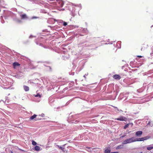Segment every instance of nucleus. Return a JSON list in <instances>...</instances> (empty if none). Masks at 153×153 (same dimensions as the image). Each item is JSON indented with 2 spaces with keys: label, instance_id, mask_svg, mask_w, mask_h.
<instances>
[{
  "label": "nucleus",
  "instance_id": "nucleus-15",
  "mask_svg": "<svg viewBox=\"0 0 153 153\" xmlns=\"http://www.w3.org/2000/svg\"><path fill=\"white\" fill-rule=\"evenodd\" d=\"M56 1H61V6H62L63 5V2L62 1V0H56Z\"/></svg>",
  "mask_w": 153,
  "mask_h": 153
},
{
  "label": "nucleus",
  "instance_id": "nucleus-11",
  "mask_svg": "<svg viewBox=\"0 0 153 153\" xmlns=\"http://www.w3.org/2000/svg\"><path fill=\"white\" fill-rule=\"evenodd\" d=\"M123 145H120L117 146L116 148V149H123Z\"/></svg>",
  "mask_w": 153,
  "mask_h": 153
},
{
  "label": "nucleus",
  "instance_id": "nucleus-26",
  "mask_svg": "<svg viewBox=\"0 0 153 153\" xmlns=\"http://www.w3.org/2000/svg\"><path fill=\"white\" fill-rule=\"evenodd\" d=\"M125 135H123V136H122V137H125Z\"/></svg>",
  "mask_w": 153,
  "mask_h": 153
},
{
  "label": "nucleus",
  "instance_id": "nucleus-22",
  "mask_svg": "<svg viewBox=\"0 0 153 153\" xmlns=\"http://www.w3.org/2000/svg\"><path fill=\"white\" fill-rule=\"evenodd\" d=\"M38 17H36V16H33L32 18V19H37Z\"/></svg>",
  "mask_w": 153,
  "mask_h": 153
},
{
  "label": "nucleus",
  "instance_id": "nucleus-5",
  "mask_svg": "<svg viewBox=\"0 0 153 153\" xmlns=\"http://www.w3.org/2000/svg\"><path fill=\"white\" fill-rule=\"evenodd\" d=\"M142 131H138L136 132L135 135L137 137H140L142 134Z\"/></svg>",
  "mask_w": 153,
  "mask_h": 153
},
{
  "label": "nucleus",
  "instance_id": "nucleus-2",
  "mask_svg": "<svg viewBox=\"0 0 153 153\" xmlns=\"http://www.w3.org/2000/svg\"><path fill=\"white\" fill-rule=\"evenodd\" d=\"M115 120L121 121H126V118L123 116H121L119 118L115 119Z\"/></svg>",
  "mask_w": 153,
  "mask_h": 153
},
{
  "label": "nucleus",
  "instance_id": "nucleus-12",
  "mask_svg": "<svg viewBox=\"0 0 153 153\" xmlns=\"http://www.w3.org/2000/svg\"><path fill=\"white\" fill-rule=\"evenodd\" d=\"M136 141H140L144 140L143 137L141 138H136Z\"/></svg>",
  "mask_w": 153,
  "mask_h": 153
},
{
  "label": "nucleus",
  "instance_id": "nucleus-1",
  "mask_svg": "<svg viewBox=\"0 0 153 153\" xmlns=\"http://www.w3.org/2000/svg\"><path fill=\"white\" fill-rule=\"evenodd\" d=\"M136 142V138L134 137H132L131 138L127 139L124 141L123 143V144H125L127 143H129L134 142Z\"/></svg>",
  "mask_w": 153,
  "mask_h": 153
},
{
  "label": "nucleus",
  "instance_id": "nucleus-7",
  "mask_svg": "<svg viewBox=\"0 0 153 153\" xmlns=\"http://www.w3.org/2000/svg\"><path fill=\"white\" fill-rule=\"evenodd\" d=\"M20 16L22 19H27L28 18V17L25 14L21 15Z\"/></svg>",
  "mask_w": 153,
  "mask_h": 153
},
{
  "label": "nucleus",
  "instance_id": "nucleus-27",
  "mask_svg": "<svg viewBox=\"0 0 153 153\" xmlns=\"http://www.w3.org/2000/svg\"><path fill=\"white\" fill-rule=\"evenodd\" d=\"M18 22H21V20H19V21H18Z\"/></svg>",
  "mask_w": 153,
  "mask_h": 153
},
{
  "label": "nucleus",
  "instance_id": "nucleus-30",
  "mask_svg": "<svg viewBox=\"0 0 153 153\" xmlns=\"http://www.w3.org/2000/svg\"><path fill=\"white\" fill-rule=\"evenodd\" d=\"M85 75L86 74H85V75H84V77H85V76H86Z\"/></svg>",
  "mask_w": 153,
  "mask_h": 153
},
{
  "label": "nucleus",
  "instance_id": "nucleus-13",
  "mask_svg": "<svg viewBox=\"0 0 153 153\" xmlns=\"http://www.w3.org/2000/svg\"><path fill=\"white\" fill-rule=\"evenodd\" d=\"M153 149V146L151 145L147 147V149L148 150H151Z\"/></svg>",
  "mask_w": 153,
  "mask_h": 153
},
{
  "label": "nucleus",
  "instance_id": "nucleus-9",
  "mask_svg": "<svg viewBox=\"0 0 153 153\" xmlns=\"http://www.w3.org/2000/svg\"><path fill=\"white\" fill-rule=\"evenodd\" d=\"M20 64H19L18 62H14L13 63V67L14 68H16V67L17 66H20Z\"/></svg>",
  "mask_w": 153,
  "mask_h": 153
},
{
  "label": "nucleus",
  "instance_id": "nucleus-18",
  "mask_svg": "<svg viewBox=\"0 0 153 153\" xmlns=\"http://www.w3.org/2000/svg\"><path fill=\"white\" fill-rule=\"evenodd\" d=\"M36 143L35 141L33 140L32 142V144L34 146H35L36 145Z\"/></svg>",
  "mask_w": 153,
  "mask_h": 153
},
{
  "label": "nucleus",
  "instance_id": "nucleus-32",
  "mask_svg": "<svg viewBox=\"0 0 153 153\" xmlns=\"http://www.w3.org/2000/svg\"><path fill=\"white\" fill-rule=\"evenodd\" d=\"M140 153H143L142 152H141Z\"/></svg>",
  "mask_w": 153,
  "mask_h": 153
},
{
  "label": "nucleus",
  "instance_id": "nucleus-16",
  "mask_svg": "<svg viewBox=\"0 0 153 153\" xmlns=\"http://www.w3.org/2000/svg\"><path fill=\"white\" fill-rule=\"evenodd\" d=\"M144 138V140H146L148 139H149V137L148 136H147L144 137H143Z\"/></svg>",
  "mask_w": 153,
  "mask_h": 153
},
{
  "label": "nucleus",
  "instance_id": "nucleus-3",
  "mask_svg": "<svg viewBox=\"0 0 153 153\" xmlns=\"http://www.w3.org/2000/svg\"><path fill=\"white\" fill-rule=\"evenodd\" d=\"M148 47V45L143 44V45H142L141 48V50L142 51L145 50Z\"/></svg>",
  "mask_w": 153,
  "mask_h": 153
},
{
  "label": "nucleus",
  "instance_id": "nucleus-25",
  "mask_svg": "<svg viewBox=\"0 0 153 153\" xmlns=\"http://www.w3.org/2000/svg\"><path fill=\"white\" fill-rule=\"evenodd\" d=\"M111 153H118V152H111Z\"/></svg>",
  "mask_w": 153,
  "mask_h": 153
},
{
  "label": "nucleus",
  "instance_id": "nucleus-17",
  "mask_svg": "<svg viewBox=\"0 0 153 153\" xmlns=\"http://www.w3.org/2000/svg\"><path fill=\"white\" fill-rule=\"evenodd\" d=\"M129 126V124H127L124 127V128L125 129H126L127 128H128Z\"/></svg>",
  "mask_w": 153,
  "mask_h": 153
},
{
  "label": "nucleus",
  "instance_id": "nucleus-8",
  "mask_svg": "<svg viewBox=\"0 0 153 153\" xmlns=\"http://www.w3.org/2000/svg\"><path fill=\"white\" fill-rule=\"evenodd\" d=\"M111 149L110 147H108L105 150L104 153H111Z\"/></svg>",
  "mask_w": 153,
  "mask_h": 153
},
{
  "label": "nucleus",
  "instance_id": "nucleus-23",
  "mask_svg": "<svg viewBox=\"0 0 153 153\" xmlns=\"http://www.w3.org/2000/svg\"><path fill=\"white\" fill-rule=\"evenodd\" d=\"M137 57H139V58H141L142 57V56H137Z\"/></svg>",
  "mask_w": 153,
  "mask_h": 153
},
{
  "label": "nucleus",
  "instance_id": "nucleus-10",
  "mask_svg": "<svg viewBox=\"0 0 153 153\" xmlns=\"http://www.w3.org/2000/svg\"><path fill=\"white\" fill-rule=\"evenodd\" d=\"M23 88H24V90L26 91H28L29 90V87L27 86L26 85H24L23 86Z\"/></svg>",
  "mask_w": 153,
  "mask_h": 153
},
{
  "label": "nucleus",
  "instance_id": "nucleus-29",
  "mask_svg": "<svg viewBox=\"0 0 153 153\" xmlns=\"http://www.w3.org/2000/svg\"><path fill=\"white\" fill-rule=\"evenodd\" d=\"M85 75L86 74H85V75H84V77H85V76H86Z\"/></svg>",
  "mask_w": 153,
  "mask_h": 153
},
{
  "label": "nucleus",
  "instance_id": "nucleus-4",
  "mask_svg": "<svg viewBox=\"0 0 153 153\" xmlns=\"http://www.w3.org/2000/svg\"><path fill=\"white\" fill-rule=\"evenodd\" d=\"M36 116H37V115L34 114V115H33V116H32L30 117V120H32L33 119H34L36 118L35 120H41V118H40L39 119V118H36Z\"/></svg>",
  "mask_w": 153,
  "mask_h": 153
},
{
  "label": "nucleus",
  "instance_id": "nucleus-21",
  "mask_svg": "<svg viewBox=\"0 0 153 153\" xmlns=\"http://www.w3.org/2000/svg\"><path fill=\"white\" fill-rule=\"evenodd\" d=\"M67 25V22H64L63 23V25L64 26H66V25Z\"/></svg>",
  "mask_w": 153,
  "mask_h": 153
},
{
  "label": "nucleus",
  "instance_id": "nucleus-19",
  "mask_svg": "<svg viewBox=\"0 0 153 153\" xmlns=\"http://www.w3.org/2000/svg\"><path fill=\"white\" fill-rule=\"evenodd\" d=\"M113 107L115 109H117V111H121V110L118 109V108H117V107H115V106H114Z\"/></svg>",
  "mask_w": 153,
  "mask_h": 153
},
{
  "label": "nucleus",
  "instance_id": "nucleus-24",
  "mask_svg": "<svg viewBox=\"0 0 153 153\" xmlns=\"http://www.w3.org/2000/svg\"><path fill=\"white\" fill-rule=\"evenodd\" d=\"M44 115V114H41L40 115H39V116H41V117H43V115Z\"/></svg>",
  "mask_w": 153,
  "mask_h": 153
},
{
  "label": "nucleus",
  "instance_id": "nucleus-28",
  "mask_svg": "<svg viewBox=\"0 0 153 153\" xmlns=\"http://www.w3.org/2000/svg\"><path fill=\"white\" fill-rule=\"evenodd\" d=\"M152 52H153V46L152 47Z\"/></svg>",
  "mask_w": 153,
  "mask_h": 153
},
{
  "label": "nucleus",
  "instance_id": "nucleus-31",
  "mask_svg": "<svg viewBox=\"0 0 153 153\" xmlns=\"http://www.w3.org/2000/svg\"><path fill=\"white\" fill-rule=\"evenodd\" d=\"M60 149H62V147H60Z\"/></svg>",
  "mask_w": 153,
  "mask_h": 153
},
{
  "label": "nucleus",
  "instance_id": "nucleus-14",
  "mask_svg": "<svg viewBox=\"0 0 153 153\" xmlns=\"http://www.w3.org/2000/svg\"><path fill=\"white\" fill-rule=\"evenodd\" d=\"M40 149V147L38 146H36L34 148L35 150L37 151H39Z\"/></svg>",
  "mask_w": 153,
  "mask_h": 153
},
{
  "label": "nucleus",
  "instance_id": "nucleus-6",
  "mask_svg": "<svg viewBox=\"0 0 153 153\" xmlns=\"http://www.w3.org/2000/svg\"><path fill=\"white\" fill-rule=\"evenodd\" d=\"M113 78L119 80L121 79L120 76L118 74H115L113 76Z\"/></svg>",
  "mask_w": 153,
  "mask_h": 153
},
{
  "label": "nucleus",
  "instance_id": "nucleus-20",
  "mask_svg": "<svg viewBox=\"0 0 153 153\" xmlns=\"http://www.w3.org/2000/svg\"><path fill=\"white\" fill-rule=\"evenodd\" d=\"M35 97H41V96L40 94H37L35 96Z\"/></svg>",
  "mask_w": 153,
  "mask_h": 153
}]
</instances>
